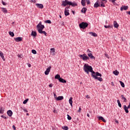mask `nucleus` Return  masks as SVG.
I'll use <instances>...</instances> for the list:
<instances>
[{
  "instance_id": "nucleus-44",
  "label": "nucleus",
  "mask_w": 130,
  "mask_h": 130,
  "mask_svg": "<svg viewBox=\"0 0 130 130\" xmlns=\"http://www.w3.org/2000/svg\"><path fill=\"white\" fill-rule=\"evenodd\" d=\"M51 52L54 53V52H55V49L53 48H51Z\"/></svg>"
},
{
  "instance_id": "nucleus-48",
  "label": "nucleus",
  "mask_w": 130,
  "mask_h": 130,
  "mask_svg": "<svg viewBox=\"0 0 130 130\" xmlns=\"http://www.w3.org/2000/svg\"><path fill=\"white\" fill-rule=\"evenodd\" d=\"M2 4L3 6H7V3H5L4 1H2Z\"/></svg>"
},
{
  "instance_id": "nucleus-25",
  "label": "nucleus",
  "mask_w": 130,
  "mask_h": 130,
  "mask_svg": "<svg viewBox=\"0 0 130 130\" xmlns=\"http://www.w3.org/2000/svg\"><path fill=\"white\" fill-rule=\"evenodd\" d=\"M31 36H34V37H36L37 35V32L36 31H32L31 34Z\"/></svg>"
},
{
  "instance_id": "nucleus-16",
  "label": "nucleus",
  "mask_w": 130,
  "mask_h": 130,
  "mask_svg": "<svg viewBox=\"0 0 130 130\" xmlns=\"http://www.w3.org/2000/svg\"><path fill=\"white\" fill-rule=\"evenodd\" d=\"M7 114L9 116H12V115H13V112L12 111V110H9L7 111Z\"/></svg>"
},
{
  "instance_id": "nucleus-57",
  "label": "nucleus",
  "mask_w": 130,
  "mask_h": 130,
  "mask_svg": "<svg viewBox=\"0 0 130 130\" xmlns=\"http://www.w3.org/2000/svg\"><path fill=\"white\" fill-rule=\"evenodd\" d=\"M126 14H128V15H130V11H127Z\"/></svg>"
},
{
  "instance_id": "nucleus-13",
  "label": "nucleus",
  "mask_w": 130,
  "mask_h": 130,
  "mask_svg": "<svg viewBox=\"0 0 130 130\" xmlns=\"http://www.w3.org/2000/svg\"><path fill=\"white\" fill-rule=\"evenodd\" d=\"M98 7H100V4H99V1H98L96 2H95L94 5V8H98Z\"/></svg>"
},
{
  "instance_id": "nucleus-4",
  "label": "nucleus",
  "mask_w": 130,
  "mask_h": 130,
  "mask_svg": "<svg viewBox=\"0 0 130 130\" xmlns=\"http://www.w3.org/2000/svg\"><path fill=\"white\" fill-rule=\"evenodd\" d=\"M37 28L39 33H40V31H43L44 28H45V26H44V25H37Z\"/></svg>"
},
{
  "instance_id": "nucleus-58",
  "label": "nucleus",
  "mask_w": 130,
  "mask_h": 130,
  "mask_svg": "<svg viewBox=\"0 0 130 130\" xmlns=\"http://www.w3.org/2000/svg\"><path fill=\"white\" fill-rule=\"evenodd\" d=\"M87 52H88V53L91 52V51H90L89 49H87Z\"/></svg>"
},
{
  "instance_id": "nucleus-10",
  "label": "nucleus",
  "mask_w": 130,
  "mask_h": 130,
  "mask_svg": "<svg viewBox=\"0 0 130 130\" xmlns=\"http://www.w3.org/2000/svg\"><path fill=\"white\" fill-rule=\"evenodd\" d=\"M128 9V6H122V7L120 8V11H126Z\"/></svg>"
},
{
  "instance_id": "nucleus-52",
  "label": "nucleus",
  "mask_w": 130,
  "mask_h": 130,
  "mask_svg": "<svg viewBox=\"0 0 130 130\" xmlns=\"http://www.w3.org/2000/svg\"><path fill=\"white\" fill-rule=\"evenodd\" d=\"M86 98H87V99H90V96H89V95H87L86 96Z\"/></svg>"
},
{
  "instance_id": "nucleus-29",
  "label": "nucleus",
  "mask_w": 130,
  "mask_h": 130,
  "mask_svg": "<svg viewBox=\"0 0 130 130\" xmlns=\"http://www.w3.org/2000/svg\"><path fill=\"white\" fill-rule=\"evenodd\" d=\"M60 75H59V74H57L55 75V79H56L57 80H58V81H59V79H60Z\"/></svg>"
},
{
  "instance_id": "nucleus-6",
  "label": "nucleus",
  "mask_w": 130,
  "mask_h": 130,
  "mask_svg": "<svg viewBox=\"0 0 130 130\" xmlns=\"http://www.w3.org/2000/svg\"><path fill=\"white\" fill-rule=\"evenodd\" d=\"M96 75V72H95L92 70V71L91 72V77H92V78L95 80H97V75Z\"/></svg>"
},
{
  "instance_id": "nucleus-41",
  "label": "nucleus",
  "mask_w": 130,
  "mask_h": 130,
  "mask_svg": "<svg viewBox=\"0 0 130 130\" xmlns=\"http://www.w3.org/2000/svg\"><path fill=\"white\" fill-rule=\"evenodd\" d=\"M96 80H98V81H100V82H102V81H103V79H102V78L98 77H97Z\"/></svg>"
},
{
  "instance_id": "nucleus-31",
  "label": "nucleus",
  "mask_w": 130,
  "mask_h": 130,
  "mask_svg": "<svg viewBox=\"0 0 130 130\" xmlns=\"http://www.w3.org/2000/svg\"><path fill=\"white\" fill-rule=\"evenodd\" d=\"M40 34H44L45 35V36H47V33H46V31H43V30H42L40 31Z\"/></svg>"
},
{
  "instance_id": "nucleus-43",
  "label": "nucleus",
  "mask_w": 130,
  "mask_h": 130,
  "mask_svg": "<svg viewBox=\"0 0 130 130\" xmlns=\"http://www.w3.org/2000/svg\"><path fill=\"white\" fill-rule=\"evenodd\" d=\"M45 22L48 24H51V21H50V20H46Z\"/></svg>"
},
{
  "instance_id": "nucleus-54",
  "label": "nucleus",
  "mask_w": 130,
  "mask_h": 130,
  "mask_svg": "<svg viewBox=\"0 0 130 130\" xmlns=\"http://www.w3.org/2000/svg\"><path fill=\"white\" fill-rule=\"evenodd\" d=\"M38 25H39V26H41V25H42V22L40 21Z\"/></svg>"
},
{
  "instance_id": "nucleus-39",
  "label": "nucleus",
  "mask_w": 130,
  "mask_h": 130,
  "mask_svg": "<svg viewBox=\"0 0 130 130\" xmlns=\"http://www.w3.org/2000/svg\"><path fill=\"white\" fill-rule=\"evenodd\" d=\"M117 103L119 107H121V104H120V101L119 100H117Z\"/></svg>"
},
{
  "instance_id": "nucleus-18",
  "label": "nucleus",
  "mask_w": 130,
  "mask_h": 130,
  "mask_svg": "<svg viewBox=\"0 0 130 130\" xmlns=\"http://www.w3.org/2000/svg\"><path fill=\"white\" fill-rule=\"evenodd\" d=\"M87 12V8H83L81 10V13H83V14H86Z\"/></svg>"
},
{
  "instance_id": "nucleus-50",
  "label": "nucleus",
  "mask_w": 130,
  "mask_h": 130,
  "mask_svg": "<svg viewBox=\"0 0 130 130\" xmlns=\"http://www.w3.org/2000/svg\"><path fill=\"white\" fill-rule=\"evenodd\" d=\"M12 128H13L14 130H16V126H15V125H13L12 126Z\"/></svg>"
},
{
  "instance_id": "nucleus-36",
  "label": "nucleus",
  "mask_w": 130,
  "mask_h": 130,
  "mask_svg": "<svg viewBox=\"0 0 130 130\" xmlns=\"http://www.w3.org/2000/svg\"><path fill=\"white\" fill-rule=\"evenodd\" d=\"M62 129L64 130H68L69 127H68V126H63L62 127Z\"/></svg>"
},
{
  "instance_id": "nucleus-11",
  "label": "nucleus",
  "mask_w": 130,
  "mask_h": 130,
  "mask_svg": "<svg viewBox=\"0 0 130 130\" xmlns=\"http://www.w3.org/2000/svg\"><path fill=\"white\" fill-rule=\"evenodd\" d=\"M87 55L89 58H91V59H95V57L93 56V54H92V53H88Z\"/></svg>"
},
{
  "instance_id": "nucleus-37",
  "label": "nucleus",
  "mask_w": 130,
  "mask_h": 130,
  "mask_svg": "<svg viewBox=\"0 0 130 130\" xmlns=\"http://www.w3.org/2000/svg\"><path fill=\"white\" fill-rule=\"evenodd\" d=\"M96 77H102V74H100L99 72H96Z\"/></svg>"
},
{
  "instance_id": "nucleus-60",
  "label": "nucleus",
  "mask_w": 130,
  "mask_h": 130,
  "mask_svg": "<svg viewBox=\"0 0 130 130\" xmlns=\"http://www.w3.org/2000/svg\"><path fill=\"white\" fill-rule=\"evenodd\" d=\"M87 116L88 117H90V114H87Z\"/></svg>"
},
{
  "instance_id": "nucleus-47",
  "label": "nucleus",
  "mask_w": 130,
  "mask_h": 130,
  "mask_svg": "<svg viewBox=\"0 0 130 130\" xmlns=\"http://www.w3.org/2000/svg\"><path fill=\"white\" fill-rule=\"evenodd\" d=\"M1 117H2V118H4L5 119H7V117H6V116H4V115H2V116H1Z\"/></svg>"
},
{
  "instance_id": "nucleus-55",
  "label": "nucleus",
  "mask_w": 130,
  "mask_h": 130,
  "mask_svg": "<svg viewBox=\"0 0 130 130\" xmlns=\"http://www.w3.org/2000/svg\"><path fill=\"white\" fill-rule=\"evenodd\" d=\"M23 110H24V111H25V112H28V110H27L26 109H23Z\"/></svg>"
},
{
  "instance_id": "nucleus-17",
  "label": "nucleus",
  "mask_w": 130,
  "mask_h": 130,
  "mask_svg": "<svg viewBox=\"0 0 130 130\" xmlns=\"http://www.w3.org/2000/svg\"><path fill=\"white\" fill-rule=\"evenodd\" d=\"M64 15L65 16H69L70 15L69 10H67V8L64 10Z\"/></svg>"
},
{
  "instance_id": "nucleus-1",
  "label": "nucleus",
  "mask_w": 130,
  "mask_h": 130,
  "mask_svg": "<svg viewBox=\"0 0 130 130\" xmlns=\"http://www.w3.org/2000/svg\"><path fill=\"white\" fill-rule=\"evenodd\" d=\"M83 70L87 75H89V73L93 72V68H92V66H89L88 64H85L84 65Z\"/></svg>"
},
{
  "instance_id": "nucleus-45",
  "label": "nucleus",
  "mask_w": 130,
  "mask_h": 130,
  "mask_svg": "<svg viewBox=\"0 0 130 130\" xmlns=\"http://www.w3.org/2000/svg\"><path fill=\"white\" fill-rule=\"evenodd\" d=\"M31 52L34 54H36L37 53V52L36 51V50H35L34 49L31 50Z\"/></svg>"
},
{
  "instance_id": "nucleus-7",
  "label": "nucleus",
  "mask_w": 130,
  "mask_h": 130,
  "mask_svg": "<svg viewBox=\"0 0 130 130\" xmlns=\"http://www.w3.org/2000/svg\"><path fill=\"white\" fill-rule=\"evenodd\" d=\"M14 39L16 42H20L23 40V38L19 37L17 38H14Z\"/></svg>"
},
{
  "instance_id": "nucleus-27",
  "label": "nucleus",
  "mask_w": 130,
  "mask_h": 130,
  "mask_svg": "<svg viewBox=\"0 0 130 130\" xmlns=\"http://www.w3.org/2000/svg\"><path fill=\"white\" fill-rule=\"evenodd\" d=\"M59 81L61 83H67V80H66L61 78L59 79Z\"/></svg>"
},
{
  "instance_id": "nucleus-24",
  "label": "nucleus",
  "mask_w": 130,
  "mask_h": 130,
  "mask_svg": "<svg viewBox=\"0 0 130 130\" xmlns=\"http://www.w3.org/2000/svg\"><path fill=\"white\" fill-rule=\"evenodd\" d=\"M69 103L72 107H73V98L71 97L69 99Z\"/></svg>"
},
{
  "instance_id": "nucleus-22",
  "label": "nucleus",
  "mask_w": 130,
  "mask_h": 130,
  "mask_svg": "<svg viewBox=\"0 0 130 130\" xmlns=\"http://www.w3.org/2000/svg\"><path fill=\"white\" fill-rule=\"evenodd\" d=\"M63 99V96H59L56 98L57 101H60V100H62Z\"/></svg>"
},
{
  "instance_id": "nucleus-21",
  "label": "nucleus",
  "mask_w": 130,
  "mask_h": 130,
  "mask_svg": "<svg viewBox=\"0 0 130 130\" xmlns=\"http://www.w3.org/2000/svg\"><path fill=\"white\" fill-rule=\"evenodd\" d=\"M114 26L115 28H118L119 27V25H118V23L116 21H114Z\"/></svg>"
},
{
  "instance_id": "nucleus-20",
  "label": "nucleus",
  "mask_w": 130,
  "mask_h": 130,
  "mask_svg": "<svg viewBox=\"0 0 130 130\" xmlns=\"http://www.w3.org/2000/svg\"><path fill=\"white\" fill-rule=\"evenodd\" d=\"M89 34L91 35V36H93V37H97V34L93 32H89Z\"/></svg>"
},
{
  "instance_id": "nucleus-14",
  "label": "nucleus",
  "mask_w": 130,
  "mask_h": 130,
  "mask_svg": "<svg viewBox=\"0 0 130 130\" xmlns=\"http://www.w3.org/2000/svg\"><path fill=\"white\" fill-rule=\"evenodd\" d=\"M0 56L2 57V59L5 61L6 59H5V56H4V53L2 52V51H0Z\"/></svg>"
},
{
  "instance_id": "nucleus-5",
  "label": "nucleus",
  "mask_w": 130,
  "mask_h": 130,
  "mask_svg": "<svg viewBox=\"0 0 130 130\" xmlns=\"http://www.w3.org/2000/svg\"><path fill=\"white\" fill-rule=\"evenodd\" d=\"M68 5H70V1H68V0H64L62 1L61 6H62L63 7H66V6H68Z\"/></svg>"
},
{
  "instance_id": "nucleus-32",
  "label": "nucleus",
  "mask_w": 130,
  "mask_h": 130,
  "mask_svg": "<svg viewBox=\"0 0 130 130\" xmlns=\"http://www.w3.org/2000/svg\"><path fill=\"white\" fill-rule=\"evenodd\" d=\"M4 112H5V111L3 109L2 107H0V113L1 114H4Z\"/></svg>"
},
{
  "instance_id": "nucleus-40",
  "label": "nucleus",
  "mask_w": 130,
  "mask_h": 130,
  "mask_svg": "<svg viewBox=\"0 0 130 130\" xmlns=\"http://www.w3.org/2000/svg\"><path fill=\"white\" fill-rule=\"evenodd\" d=\"M29 101V99H26V100H25L23 102V104H26L27 103V102H28V101Z\"/></svg>"
},
{
  "instance_id": "nucleus-26",
  "label": "nucleus",
  "mask_w": 130,
  "mask_h": 130,
  "mask_svg": "<svg viewBox=\"0 0 130 130\" xmlns=\"http://www.w3.org/2000/svg\"><path fill=\"white\" fill-rule=\"evenodd\" d=\"M2 12H3L5 14H7V13H8V10H7L6 8H2Z\"/></svg>"
},
{
  "instance_id": "nucleus-15",
  "label": "nucleus",
  "mask_w": 130,
  "mask_h": 130,
  "mask_svg": "<svg viewBox=\"0 0 130 130\" xmlns=\"http://www.w3.org/2000/svg\"><path fill=\"white\" fill-rule=\"evenodd\" d=\"M98 119H99V120H102L103 122H106V120H105L104 118H103V117L102 116H99L98 117Z\"/></svg>"
},
{
  "instance_id": "nucleus-2",
  "label": "nucleus",
  "mask_w": 130,
  "mask_h": 130,
  "mask_svg": "<svg viewBox=\"0 0 130 130\" xmlns=\"http://www.w3.org/2000/svg\"><path fill=\"white\" fill-rule=\"evenodd\" d=\"M79 56L84 61H87V60L90 59V58H89V57L87 56L86 54H79Z\"/></svg>"
},
{
  "instance_id": "nucleus-30",
  "label": "nucleus",
  "mask_w": 130,
  "mask_h": 130,
  "mask_svg": "<svg viewBox=\"0 0 130 130\" xmlns=\"http://www.w3.org/2000/svg\"><path fill=\"white\" fill-rule=\"evenodd\" d=\"M113 73L115 76H118V75L119 74V72L117 71V70L113 71Z\"/></svg>"
},
{
  "instance_id": "nucleus-51",
  "label": "nucleus",
  "mask_w": 130,
  "mask_h": 130,
  "mask_svg": "<svg viewBox=\"0 0 130 130\" xmlns=\"http://www.w3.org/2000/svg\"><path fill=\"white\" fill-rule=\"evenodd\" d=\"M115 1L116 0H111L112 3L114 5L115 4Z\"/></svg>"
},
{
  "instance_id": "nucleus-62",
  "label": "nucleus",
  "mask_w": 130,
  "mask_h": 130,
  "mask_svg": "<svg viewBox=\"0 0 130 130\" xmlns=\"http://www.w3.org/2000/svg\"><path fill=\"white\" fill-rule=\"evenodd\" d=\"M115 122H116V123H118V120H116Z\"/></svg>"
},
{
  "instance_id": "nucleus-23",
  "label": "nucleus",
  "mask_w": 130,
  "mask_h": 130,
  "mask_svg": "<svg viewBox=\"0 0 130 130\" xmlns=\"http://www.w3.org/2000/svg\"><path fill=\"white\" fill-rule=\"evenodd\" d=\"M121 100L123 101V102H126V98L124 97L123 94L121 95Z\"/></svg>"
},
{
  "instance_id": "nucleus-59",
  "label": "nucleus",
  "mask_w": 130,
  "mask_h": 130,
  "mask_svg": "<svg viewBox=\"0 0 130 130\" xmlns=\"http://www.w3.org/2000/svg\"><path fill=\"white\" fill-rule=\"evenodd\" d=\"M28 68H31V64H28Z\"/></svg>"
},
{
  "instance_id": "nucleus-49",
  "label": "nucleus",
  "mask_w": 130,
  "mask_h": 130,
  "mask_svg": "<svg viewBox=\"0 0 130 130\" xmlns=\"http://www.w3.org/2000/svg\"><path fill=\"white\" fill-rule=\"evenodd\" d=\"M53 86V84H52L51 83L49 85V87H50V88L52 87Z\"/></svg>"
},
{
  "instance_id": "nucleus-56",
  "label": "nucleus",
  "mask_w": 130,
  "mask_h": 130,
  "mask_svg": "<svg viewBox=\"0 0 130 130\" xmlns=\"http://www.w3.org/2000/svg\"><path fill=\"white\" fill-rule=\"evenodd\" d=\"M127 108H128V109H130V103H129V105H128V106L127 107Z\"/></svg>"
},
{
  "instance_id": "nucleus-53",
  "label": "nucleus",
  "mask_w": 130,
  "mask_h": 130,
  "mask_svg": "<svg viewBox=\"0 0 130 130\" xmlns=\"http://www.w3.org/2000/svg\"><path fill=\"white\" fill-rule=\"evenodd\" d=\"M81 110H82V108H81V107H79L78 112H81Z\"/></svg>"
},
{
  "instance_id": "nucleus-42",
  "label": "nucleus",
  "mask_w": 130,
  "mask_h": 130,
  "mask_svg": "<svg viewBox=\"0 0 130 130\" xmlns=\"http://www.w3.org/2000/svg\"><path fill=\"white\" fill-rule=\"evenodd\" d=\"M67 119H68V120H71L72 117H71V116H70V115L68 114L67 115Z\"/></svg>"
},
{
  "instance_id": "nucleus-61",
  "label": "nucleus",
  "mask_w": 130,
  "mask_h": 130,
  "mask_svg": "<svg viewBox=\"0 0 130 130\" xmlns=\"http://www.w3.org/2000/svg\"><path fill=\"white\" fill-rule=\"evenodd\" d=\"M65 9H66V10L67 9H70V6H69V7H67Z\"/></svg>"
},
{
  "instance_id": "nucleus-34",
  "label": "nucleus",
  "mask_w": 130,
  "mask_h": 130,
  "mask_svg": "<svg viewBox=\"0 0 130 130\" xmlns=\"http://www.w3.org/2000/svg\"><path fill=\"white\" fill-rule=\"evenodd\" d=\"M9 35H10L11 37H14V36H15V34H14L13 31H9Z\"/></svg>"
},
{
  "instance_id": "nucleus-38",
  "label": "nucleus",
  "mask_w": 130,
  "mask_h": 130,
  "mask_svg": "<svg viewBox=\"0 0 130 130\" xmlns=\"http://www.w3.org/2000/svg\"><path fill=\"white\" fill-rule=\"evenodd\" d=\"M120 85L121 86V87H122V88H124V83L123 82H122V81H119Z\"/></svg>"
},
{
  "instance_id": "nucleus-33",
  "label": "nucleus",
  "mask_w": 130,
  "mask_h": 130,
  "mask_svg": "<svg viewBox=\"0 0 130 130\" xmlns=\"http://www.w3.org/2000/svg\"><path fill=\"white\" fill-rule=\"evenodd\" d=\"M105 28H106V29H109L110 28H112L113 27V26L112 25H104Z\"/></svg>"
},
{
  "instance_id": "nucleus-46",
  "label": "nucleus",
  "mask_w": 130,
  "mask_h": 130,
  "mask_svg": "<svg viewBox=\"0 0 130 130\" xmlns=\"http://www.w3.org/2000/svg\"><path fill=\"white\" fill-rule=\"evenodd\" d=\"M87 5H90V0H86Z\"/></svg>"
},
{
  "instance_id": "nucleus-9",
  "label": "nucleus",
  "mask_w": 130,
  "mask_h": 130,
  "mask_svg": "<svg viewBox=\"0 0 130 130\" xmlns=\"http://www.w3.org/2000/svg\"><path fill=\"white\" fill-rule=\"evenodd\" d=\"M36 6L39 9H43L44 8V6H43V4H36Z\"/></svg>"
},
{
  "instance_id": "nucleus-8",
  "label": "nucleus",
  "mask_w": 130,
  "mask_h": 130,
  "mask_svg": "<svg viewBox=\"0 0 130 130\" xmlns=\"http://www.w3.org/2000/svg\"><path fill=\"white\" fill-rule=\"evenodd\" d=\"M51 69V66H49L46 71L45 72V75H49V73L50 72V70Z\"/></svg>"
},
{
  "instance_id": "nucleus-19",
  "label": "nucleus",
  "mask_w": 130,
  "mask_h": 130,
  "mask_svg": "<svg viewBox=\"0 0 130 130\" xmlns=\"http://www.w3.org/2000/svg\"><path fill=\"white\" fill-rule=\"evenodd\" d=\"M123 108H124V110H125V112H126V113H128V109L127 107H126V105L123 106Z\"/></svg>"
},
{
  "instance_id": "nucleus-28",
  "label": "nucleus",
  "mask_w": 130,
  "mask_h": 130,
  "mask_svg": "<svg viewBox=\"0 0 130 130\" xmlns=\"http://www.w3.org/2000/svg\"><path fill=\"white\" fill-rule=\"evenodd\" d=\"M81 5L83 7H85V6H86V0H82Z\"/></svg>"
},
{
  "instance_id": "nucleus-12",
  "label": "nucleus",
  "mask_w": 130,
  "mask_h": 130,
  "mask_svg": "<svg viewBox=\"0 0 130 130\" xmlns=\"http://www.w3.org/2000/svg\"><path fill=\"white\" fill-rule=\"evenodd\" d=\"M69 6H72V7H77L78 6V4L76 3H72L70 2Z\"/></svg>"
},
{
  "instance_id": "nucleus-35",
  "label": "nucleus",
  "mask_w": 130,
  "mask_h": 130,
  "mask_svg": "<svg viewBox=\"0 0 130 130\" xmlns=\"http://www.w3.org/2000/svg\"><path fill=\"white\" fill-rule=\"evenodd\" d=\"M100 7L102 8H105V5H104V2H103V1L101 2V5H100Z\"/></svg>"
},
{
  "instance_id": "nucleus-63",
  "label": "nucleus",
  "mask_w": 130,
  "mask_h": 130,
  "mask_svg": "<svg viewBox=\"0 0 130 130\" xmlns=\"http://www.w3.org/2000/svg\"><path fill=\"white\" fill-rule=\"evenodd\" d=\"M53 112H54V113H55V112H56V110H54Z\"/></svg>"
},
{
  "instance_id": "nucleus-3",
  "label": "nucleus",
  "mask_w": 130,
  "mask_h": 130,
  "mask_svg": "<svg viewBox=\"0 0 130 130\" xmlns=\"http://www.w3.org/2000/svg\"><path fill=\"white\" fill-rule=\"evenodd\" d=\"M88 25L89 24H88V23L82 22L79 24V27L80 29H86Z\"/></svg>"
},
{
  "instance_id": "nucleus-64",
  "label": "nucleus",
  "mask_w": 130,
  "mask_h": 130,
  "mask_svg": "<svg viewBox=\"0 0 130 130\" xmlns=\"http://www.w3.org/2000/svg\"><path fill=\"white\" fill-rule=\"evenodd\" d=\"M111 85H112L113 86V82H111Z\"/></svg>"
}]
</instances>
